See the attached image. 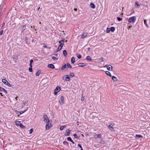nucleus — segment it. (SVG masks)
I'll return each mask as SVG.
<instances>
[{"mask_svg": "<svg viewBox=\"0 0 150 150\" xmlns=\"http://www.w3.org/2000/svg\"><path fill=\"white\" fill-rule=\"evenodd\" d=\"M43 121L44 122L47 124H48L49 122V120L47 116L46 115H45L43 116Z\"/></svg>", "mask_w": 150, "mask_h": 150, "instance_id": "f257e3e1", "label": "nucleus"}, {"mask_svg": "<svg viewBox=\"0 0 150 150\" xmlns=\"http://www.w3.org/2000/svg\"><path fill=\"white\" fill-rule=\"evenodd\" d=\"M60 90V87L59 86H57L54 90V94L55 95L57 94V93Z\"/></svg>", "mask_w": 150, "mask_h": 150, "instance_id": "f03ea898", "label": "nucleus"}, {"mask_svg": "<svg viewBox=\"0 0 150 150\" xmlns=\"http://www.w3.org/2000/svg\"><path fill=\"white\" fill-rule=\"evenodd\" d=\"M114 125V124H111L109 125L108 126V128L112 131H114V130L113 126Z\"/></svg>", "mask_w": 150, "mask_h": 150, "instance_id": "7ed1b4c3", "label": "nucleus"}, {"mask_svg": "<svg viewBox=\"0 0 150 150\" xmlns=\"http://www.w3.org/2000/svg\"><path fill=\"white\" fill-rule=\"evenodd\" d=\"M128 22L129 23H130L131 22V17H130L129 18V19L128 20ZM131 25L129 24V23H128V25H127V29L128 30H129L131 28Z\"/></svg>", "mask_w": 150, "mask_h": 150, "instance_id": "20e7f679", "label": "nucleus"}, {"mask_svg": "<svg viewBox=\"0 0 150 150\" xmlns=\"http://www.w3.org/2000/svg\"><path fill=\"white\" fill-rule=\"evenodd\" d=\"M132 135L135 137L138 138H142L143 137V136L140 134H136L135 135L134 134Z\"/></svg>", "mask_w": 150, "mask_h": 150, "instance_id": "39448f33", "label": "nucleus"}, {"mask_svg": "<svg viewBox=\"0 0 150 150\" xmlns=\"http://www.w3.org/2000/svg\"><path fill=\"white\" fill-rule=\"evenodd\" d=\"M60 101H59L60 104H63L64 103V97L63 96H61L60 98Z\"/></svg>", "mask_w": 150, "mask_h": 150, "instance_id": "423d86ee", "label": "nucleus"}, {"mask_svg": "<svg viewBox=\"0 0 150 150\" xmlns=\"http://www.w3.org/2000/svg\"><path fill=\"white\" fill-rule=\"evenodd\" d=\"M52 126L51 124L49 125V123L47 124L46 125V130H48L52 127Z\"/></svg>", "mask_w": 150, "mask_h": 150, "instance_id": "0eeeda50", "label": "nucleus"}, {"mask_svg": "<svg viewBox=\"0 0 150 150\" xmlns=\"http://www.w3.org/2000/svg\"><path fill=\"white\" fill-rule=\"evenodd\" d=\"M27 110H28V109L24 110V111H21L20 112H19V111H17V114H18V116H19L20 115H21V114L25 112H26Z\"/></svg>", "mask_w": 150, "mask_h": 150, "instance_id": "6e6552de", "label": "nucleus"}, {"mask_svg": "<svg viewBox=\"0 0 150 150\" xmlns=\"http://www.w3.org/2000/svg\"><path fill=\"white\" fill-rule=\"evenodd\" d=\"M47 67L52 69H54L55 68L54 66L52 64H49L47 65Z\"/></svg>", "mask_w": 150, "mask_h": 150, "instance_id": "1a4fd4ad", "label": "nucleus"}, {"mask_svg": "<svg viewBox=\"0 0 150 150\" xmlns=\"http://www.w3.org/2000/svg\"><path fill=\"white\" fill-rule=\"evenodd\" d=\"M64 76L65 77V78L64 79L65 80L68 81H70V78L68 75H66Z\"/></svg>", "mask_w": 150, "mask_h": 150, "instance_id": "9d476101", "label": "nucleus"}, {"mask_svg": "<svg viewBox=\"0 0 150 150\" xmlns=\"http://www.w3.org/2000/svg\"><path fill=\"white\" fill-rule=\"evenodd\" d=\"M71 131L69 129H67L66 131V134L65 135L66 136H69L70 135V132Z\"/></svg>", "mask_w": 150, "mask_h": 150, "instance_id": "9b49d317", "label": "nucleus"}, {"mask_svg": "<svg viewBox=\"0 0 150 150\" xmlns=\"http://www.w3.org/2000/svg\"><path fill=\"white\" fill-rule=\"evenodd\" d=\"M107 69L108 70L110 71H112V66L111 65H109L107 67Z\"/></svg>", "mask_w": 150, "mask_h": 150, "instance_id": "f8f14e48", "label": "nucleus"}, {"mask_svg": "<svg viewBox=\"0 0 150 150\" xmlns=\"http://www.w3.org/2000/svg\"><path fill=\"white\" fill-rule=\"evenodd\" d=\"M78 65L79 67H82L86 66L85 64L82 63H79L78 64Z\"/></svg>", "mask_w": 150, "mask_h": 150, "instance_id": "ddd939ff", "label": "nucleus"}, {"mask_svg": "<svg viewBox=\"0 0 150 150\" xmlns=\"http://www.w3.org/2000/svg\"><path fill=\"white\" fill-rule=\"evenodd\" d=\"M94 137L95 138H97L98 137L99 138H101L102 137L101 135L100 134H99L98 135L96 134L94 135Z\"/></svg>", "mask_w": 150, "mask_h": 150, "instance_id": "4468645a", "label": "nucleus"}, {"mask_svg": "<svg viewBox=\"0 0 150 150\" xmlns=\"http://www.w3.org/2000/svg\"><path fill=\"white\" fill-rule=\"evenodd\" d=\"M3 91L6 94L7 93V92L6 91L4 88L1 87L0 88V91Z\"/></svg>", "mask_w": 150, "mask_h": 150, "instance_id": "2eb2a0df", "label": "nucleus"}, {"mask_svg": "<svg viewBox=\"0 0 150 150\" xmlns=\"http://www.w3.org/2000/svg\"><path fill=\"white\" fill-rule=\"evenodd\" d=\"M87 33H84L82 34V35L81 36V38H83L86 37L87 35Z\"/></svg>", "mask_w": 150, "mask_h": 150, "instance_id": "dca6fc26", "label": "nucleus"}, {"mask_svg": "<svg viewBox=\"0 0 150 150\" xmlns=\"http://www.w3.org/2000/svg\"><path fill=\"white\" fill-rule=\"evenodd\" d=\"M139 3L138 1H136L135 2V6L136 7L139 8L141 5V4H139Z\"/></svg>", "mask_w": 150, "mask_h": 150, "instance_id": "f3484780", "label": "nucleus"}, {"mask_svg": "<svg viewBox=\"0 0 150 150\" xmlns=\"http://www.w3.org/2000/svg\"><path fill=\"white\" fill-rule=\"evenodd\" d=\"M90 6L91 7L93 8H94L95 7V5L93 4L92 3H91L90 4Z\"/></svg>", "mask_w": 150, "mask_h": 150, "instance_id": "a211bd4d", "label": "nucleus"}, {"mask_svg": "<svg viewBox=\"0 0 150 150\" xmlns=\"http://www.w3.org/2000/svg\"><path fill=\"white\" fill-rule=\"evenodd\" d=\"M71 63L72 64H73L74 63V62H75V59H74V57H73L71 58Z\"/></svg>", "mask_w": 150, "mask_h": 150, "instance_id": "6ab92c4d", "label": "nucleus"}, {"mask_svg": "<svg viewBox=\"0 0 150 150\" xmlns=\"http://www.w3.org/2000/svg\"><path fill=\"white\" fill-rule=\"evenodd\" d=\"M64 40H65V39H62L61 40H60L59 41V43H60V44H63L64 45Z\"/></svg>", "mask_w": 150, "mask_h": 150, "instance_id": "aec40b11", "label": "nucleus"}, {"mask_svg": "<svg viewBox=\"0 0 150 150\" xmlns=\"http://www.w3.org/2000/svg\"><path fill=\"white\" fill-rule=\"evenodd\" d=\"M26 29V26L25 25H23L22 26L21 28V32H23Z\"/></svg>", "mask_w": 150, "mask_h": 150, "instance_id": "412c9836", "label": "nucleus"}, {"mask_svg": "<svg viewBox=\"0 0 150 150\" xmlns=\"http://www.w3.org/2000/svg\"><path fill=\"white\" fill-rule=\"evenodd\" d=\"M112 79L114 81H116L117 80V78L115 76H112Z\"/></svg>", "mask_w": 150, "mask_h": 150, "instance_id": "4be33fe9", "label": "nucleus"}, {"mask_svg": "<svg viewBox=\"0 0 150 150\" xmlns=\"http://www.w3.org/2000/svg\"><path fill=\"white\" fill-rule=\"evenodd\" d=\"M63 54L64 56H66L67 55V52L66 50H64L63 51Z\"/></svg>", "mask_w": 150, "mask_h": 150, "instance_id": "5701e85b", "label": "nucleus"}, {"mask_svg": "<svg viewBox=\"0 0 150 150\" xmlns=\"http://www.w3.org/2000/svg\"><path fill=\"white\" fill-rule=\"evenodd\" d=\"M40 70L38 71L36 73V75L37 76H38L40 74Z\"/></svg>", "mask_w": 150, "mask_h": 150, "instance_id": "b1692460", "label": "nucleus"}, {"mask_svg": "<svg viewBox=\"0 0 150 150\" xmlns=\"http://www.w3.org/2000/svg\"><path fill=\"white\" fill-rule=\"evenodd\" d=\"M136 17L135 16L132 17V22H134L136 20Z\"/></svg>", "mask_w": 150, "mask_h": 150, "instance_id": "393cba45", "label": "nucleus"}, {"mask_svg": "<svg viewBox=\"0 0 150 150\" xmlns=\"http://www.w3.org/2000/svg\"><path fill=\"white\" fill-rule=\"evenodd\" d=\"M15 123H16V124H15L16 125V126H19V125L20 124V122L19 121H16V122Z\"/></svg>", "mask_w": 150, "mask_h": 150, "instance_id": "a878e982", "label": "nucleus"}, {"mask_svg": "<svg viewBox=\"0 0 150 150\" xmlns=\"http://www.w3.org/2000/svg\"><path fill=\"white\" fill-rule=\"evenodd\" d=\"M106 74L107 75H108V76H111H111H112L111 74H110V72L109 71H106Z\"/></svg>", "mask_w": 150, "mask_h": 150, "instance_id": "bb28decb", "label": "nucleus"}, {"mask_svg": "<svg viewBox=\"0 0 150 150\" xmlns=\"http://www.w3.org/2000/svg\"><path fill=\"white\" fill-rule=\"evenodd\" d=\"M2 82L6 85V84L7 82H8V81H7V80L4 79H2Z\"/></svg>", "mask_w": 150, "mask_h": 150, "instance_id": "cd10ccee", "label": "nucleus"}, {"mask_svg": "<svg viewBox=\"0 0 150 150\" xmlns=\"http://www.w3.org/2000/svg\"><path fill=\"white\" fill-rule=\"evenodd\" d=\"M86 59L87 60L89 61H91L92 59H91L89 56H87L86 57Z\"/></svg>", "mask_w": 150, "mask_h": 150, "instance_id": "c85d7f7f", "label": "nucleus"}, {"mask_svg": "<svg viewBox=\"0 0 150 150\" xmlns=\"http://www.w3.org/2000/svg\"><path fill=\"white\" fill-rule=\"evenodd\" d=\"M110 30L112 32H113L115 30V28L114 27H112L110 28Z\"/></svg>", "mask_w": 150, "mask_h": 150, "instance_id": "c756f323", "label": "nucleus"}, {"mask_svg": "<svg viewBox=\"0 0 150 150\" xmlns=\"http://www.w3.org/2000/svg\"><path fill=\"white\" fill-rule=\"evenodd\" d=\"M66 67V65L65 64L64 65L62 68V70H64Z\"/></svg>", "mask_w": 150, "mask_h": 150, "instance_id": "7c9ffc66", "label": "nucleus"}, {"mask_svg": "<svg viewBox=\"0 0 150 150\" xmlns=\"http://www.w3.org/2000/svg\"><path fill=\"white\" fill-rule=\"evenodd\" d=\"M76 55H77V57L79 59H80L81 58V55L80 54H77Z\"/></svg>", "mask_w": 150, "mask_h": 150, "instance_id": "2f4dec72", "label": "nucleus"}, {"mask_svg": "<svg viewBox=\"0 0 150 150\" xmlns=\"http://www.w3.org/2000/svg\"><path fill=\"white\" fill-rule=\"evenodd\" d=\"M63 143L65 145H68L69 144L68 142H67L66 141H64L63 142Z\"/></svg>", "mask_w": 150, "mask_h": 150, "instance_id": "473e14b6", "label": "nucleus"}, {"mask_svg": "<svg viewBox=\"0 0 150 150\" xmlns=\"http://www.w3.org/2000/svg\"><path fill=\"white\" fill-rule=\"evenodd\" d=\"M20 127L22 128H24L25 127L23 126L22 124H20L19 125V126Z\"/></svg>", "mask_w": 150, "mask_h": 150, "instance_id": "72a5a7b5", "label": "nucleus"}, {"mask_svg": "<svg viewBox=\"0 0 150 150\" xmlns=\"http://www.w3.org/2000/svg\"><path fill=\"white\" fill-rule=\"evenodd\" d=\"M144 23L146 26L148 27V24L147 23L146 21L145 20H144Z\"/></svg>", "mask_w": 150, "mask_h": 150, "instance_id": "f704fd0d", "label": "nucleus"}, {"mask_svg": "<svg viewBox=\"0 0 150 150\" xmlns=\"http://www.w3.org/2000/svg\"><path fill=\"white\" fill-rule=\"evenodd\" d=\"M70 75L71 77H73L74 76V74L73 73L71 72L70 74Z\"/></svg>", "mask_w": 150, "mask_h": 150, "instance_id": "c9c22d12", "label": "nucleus"}, {"mask_svg": "<svg viewBox=\"0 0 150 150\" xmlns=\"http://www.w3.org/2000/svg\"><path fill=\"white\" fill-rule=\"evenodd\" d=\"M52 59L54 60H57L58 59V58H56V57L52 56Z\"/></svg>", "mask_w": 150, "mask_h": 150, "instance_id": "e433bc0d", "label": "nucleus"}, {"mask_svg": "<svg viewBox=\"0 0 150 150\" xmlns=\"http://www.w3.org/2000/svg\"><path fill=\"white\" fill-rule=\"evenodd\" d=\"M65 127V126H61L60 128V130L61 131H62L63 129Z\"/></svg>", "mask_w": 150, "mask_h": 150, "instance_id": "4c0bfd02", "label": "nucleus"}, {"mask_svg": "<svg viewBox=\"0 0 150 150\" xmlns=\"http://www.w3.org/2000/svg\"><path fill=\"white\" fill-rule=\"evenodd\" d=\"M67 65L68 68H71V67L69 64L68 63H67Z\"/></svg>", "mask_w": 150, "mask_h": 150, "instance_id": "58836bf2", "label": "nucleus"}, {"mask_svg": "<svg viewBox=\"0 0 150 150\" xmlns=\"http://www.w3.org/2000/svg\"><path fill=\"white\" fill-rule=\"evenodd\" d=\"M74 137L76 138H79V137L76 134H73Z\"/></svg>", "mask_w": 150, "mask_h": 150, "instance_id": "ea45409f", "label": "nucleus"}, {"mask_svg": "<svg viewBox=\"0 0 150 150\" xmlns=\"http://www.w3.org/2000/svg\"><path fill=\"white\" fill-rule=\"evenodd\" d=\"M28 70L30 72H32L33 71L32 69V67H30L29 68Z\"/></svg>", "mask_w": 150, "mask_h": 150, "instance_id": "a19ab883", "label": "nucleus"}, {"mask_svg": "<svg viewBox=\"0 0 150 150\" xmlns=\"http://www.w3.org/2000/svg\"><path fill=\"white\" fill-rule=\"evenodd\" d=\"M67 139L68 141H70V142L72 140L71 139V138L69 137H67Z\"/></svg>", "mask_w": 150, "mask_h": 150, "instance_id": "79ce46f5", "label": "nucleus"}, {"mask_svg": "<svg viewBox=\"0 0 150 150\" xmlns=\"http://www.w3.org/2000/svg\"><path fill=\"white\" fill-rule=\"evenodd\" d=\"M117 19L119 21H122V19L121 18L119 17H118L117 18Z\"/></svg>", "mask_w": 150, "mask_h": 150, "instance_id": "37998d69", "label": "nucleus"}, {"mask_svg": "<svg viewBox=\"0 0 150 150\" xmlns=\"http://www.w3.org/2000/svg\"><path fill=\"white\" fill-rule=\"evenodd\" d=\"M33 132V129H31L29 131V133L30 134H31Z\"/></svg>", "mask_w": 150, "mask_h": 150, "instance_id": "c03bdc74", "label": "nucleus"}, {"mask_svg": "<svg viewBox=\"0 0 150 150\" xmlns=\"http://www.w3.org/2000/svg\"><path fill=\"white\" fill-rule=\"evenodd\" d=\"M6 85L9 87L11 86V85L8 82H7Z\"/></svg>", "mask_w": 150, "mask_h": 150, "instance_id": "a18cd8bd", "label": "nucleus"}, {"mask_svg": "<svg viewBox=\"0 0 150 150\" xmlns=\"http://www.w3.org/2000/svg\"><path fill=\"white\" fill-rule=\"evenodd\" d=\"M64 45L63 44H60V45H59V47H60V49H62V47Z\"/></svg>", "mask_w": 150, "mask_h": 150, "instance_id": "49530a36", "label": "nucleus"}, {"mask_svg": "<svg viewBox=\"0 0 150 150\" xmlns=\"http://www.w3.org/2000/svg\"><path fill=\"white\" fill-rule=\"evenodd\" d=\"M61 49H60V47H59V46L58 48V49H57V50L56 51V52H58Z\"/></svg>", "mask_w": 150, "mask_h": 150, "instance_id": "de8ad7c7", "label": "nucleus"}, {"mask_svg": "<svg viewBox=\"0 0 150 150\" xmlns=\"http://www.w3.org/2000/svg\"><path fill=\"white\" fill-rule=\"evenodd\" d=\"M99 60L100 62H103V60L102 58H100L99 59Z\"/></svg>", "mask_w": 150, "mask_h": 150, "instance_id": "09e8293b", "label": "nucleus"}, {"mask_svg": "<svg viewBox=\"0 0 150 150\" xmlns=\"http://www.w3.org/2000/svg\"><path fill=\"white\" fill-rule=\"evenodd\" d=\"M3 31H4L3 30H1L0 31V35H1L3 34Z\"/></svg>", "mask_w": 150, "mask_h": 150, "instance_id": "8fccbe9b", "label": "nucleus"}, {"mask_svg": "<svg viewBox=\"0 0 150 150\" xmlns=\"http://www.w3.org/2000/svg\"><path fill=\"white\" fill-rule=\"evenodd\" d=\"M5 25V23L3 22L2 24V28L4 27V26Z\"/></svg>", "mask_w": 150, "mask_h": 150, "instance_id": "3c124183", "label": "nucleus"}, {"mask_svg": "<svg viewBox=\"0 0 150 150\" xmlns=\"http://www.w3.org/2000/svg\"><path fill=\"white\" fill-rule=\"evenodd\" d=\"M110 30H109L108 29L106 30V33H109L110 32Z\"/></svg>", "mask_w": 150, "mask_h": 150, "instance_id": "603ef678", "label": "nucleus"}, {"mask_svg": "<svg viewBox=\"0 0 150 150\" xmlns=\"http://www.w3.org/2000/svg\"><path fill=\"white\" fill-rule=\"evenodd\" d=\"M78 146H79V147H80L81 149L82 148V147L80 144H78Z\"/></svg>", "mask_w": 150, "mask_h": 150, "instance_id": "864d4df0", "label": "nucleus"}, {"mask_svg": "<svg viewBox=\"0 0 150 150\" xmlns=\"http://www.w3.org/2000/svg\"><path fill=\"white\" fill-rule=\"evenodd\" d=\"M33 62V59H31L30 61V63H32Z\"/></svg>", "mask_w": 150, "mask_h": 150, "instance_id": "5fc2aeb1", "label": "nucleus"}, {"mask_svg": "<svg viewBox=\"0 0 150 150\" xmlns=\"http://www.w3.org/2000/svg\"><path fill=\"white\" fill-rule=\"evenodd\" d=\"M1 12H2V10L1 9H0V16L1 15Z\"/></svg>", "mask_w": 150, "mask_h": 150, "instance_id": "6e6d98bb", "label": "nucleus"}, {"mask_svg": "<svg viewBox=\"0 0 150 150\" xmlns=\"http://www.w3.org/2000/svg\"><path fill=\"white\" fill-rule=\"evenodd\" d=\"M84 100V98L83 97H82L81 98V100L82 101H83Z\"/></svg>", "mask_w": 150, "mask_h": 150, "instance_id": "4d7b16f0", "label": "nucleus"}, {"mask_svg": "<svg viewBox=\"0 0 150 150\" xmlns=\"http://www.w3.org/2000/svg\"><path fill=\"white\" fill-rule=\"evenodd\" d=\"M30 67H32V63H30Z\"/></svg>", "mask_w": 150, "mask_h": 150, "instance_id": "13d9d810", "label": "nucleus"}, {"mask_svg": "<svg viewBox=\"0 0 150 150\" xmlns=\"http://www.w3.org/2000/svg\"><path fill=\"white\" fill-rule=\"evenodd\" d=\"M43 47L44 48H47V46H46V45L44 46Z\"/></svg>", "mask_w": 150, "mask_h": 150, "instance_id": "bf43d9fd", "label": "nucleus"}, {"mask_svg": "<svg viewBox=\"0 0 150 150\" xmlns=\"http://www.w3.org/2000/svg\"><path fill=\"white\" fill-rule=\"evenodd\" d=\"M18 98V97H16L15 98V100H17V98Z\"/></svg>", "mask_w": 150, "mask_h": 150, "instance_id": "052dcab7", "label": "nucleus"}, {"mask_svg": "<svg viewBox=\"0 0 150 150\" xmlns=\"http://www.w3.org/2000/svg\"><path fill=\"white\" fill-rule=\"evenodd\" d=\"M71 142H72L73 144H74V141H72H72H71Z\"/></svg>", "mask_w": 150, "mask_h": 150, "instance_id": "680f3d73", "label": "nucleus"}, {"mask_svg": "<svg viewBox=\"0 0 150 150\" xmlns=\"http://www.w3.org/2000/svg\"><path fill=\"white\" fill-rule=\"evenodd\" d=\"M74 11H77V9L76 8H74Z\"/></svg>", "mask_w": 150, "mask_h": 150, "instance_id": "e2e57ef3", "label": "nucleus"}, {"mask_svg": "<svg viewBox=\"0 0 150 150\" xmlns=\"http://www.w3.org/2000/svg\"><path fill=\"white\" fill-rule=\"evenodd\" d=\"M108 66L107 65H106L104 67H107Z\"/></svg>", "mask_w": 150, "mask_h": 150, "instance_id": "0e129e2a", "label": "nucleus"}, {"mask_svg": "<svg viewBox=\"0 0 150 150\" xmlns=\"http://www.w3.org/2000/svg\"><path fill=\"white\" fill-rule=\"evenodd\" d=\"M54 55H57V54H54Z\"/></svg>", "mask_w": 150, "mask_h": 150, "instance_id": "69168bd1", "label": "nucleus"}, {"mask_svg": "<svg viewBox=\"0 0 150 150\" xmlns=\"http://www.w3.org/2000/svg\"><path fill=\"white\" fill-rule=\"evenodd\" d=\"M31 28H33V26H31Z\"/></svg>", "mask_w": 150, "mask_h": 150, "instance_id": "338daca9", "label": "nucleus"}, {"mask_svg": "<svg viewBox=\"0 0 150 150\" xmlns=\"http://www.w3.org/2000/svg\"><path fill=\"white\" fill-rule=\"evenodd\" d=\"M80 150H83L82 148Z\"/></svg>", "mask_w": 150, "mask_h": 150, "instance_id": "774afa93", "label": "nucleus"}]
</instances>
